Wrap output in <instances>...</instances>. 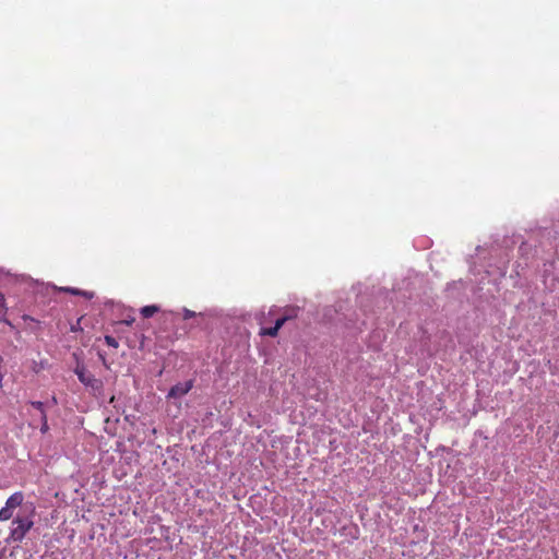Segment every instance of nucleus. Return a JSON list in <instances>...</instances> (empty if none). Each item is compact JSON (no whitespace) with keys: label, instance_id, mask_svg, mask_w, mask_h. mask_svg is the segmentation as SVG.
Here are the masks:
<instances>
[{"label":"nucleus","instance_id":"obj_9","mask_svg":"<svg viewBox=\"0 0 559 559\" xmlns=\"http://www.w3.org/2000/svg\"><path fill=\"white\" fill-rule=\"evenodd\" d=\"M182 319L183 320H190V319H195L197 323L198 324H202L204 322V319H205V314L202 313V312H194V311H191L187 308L183 309V316H182Z\"/></svg>","mask_w":559,"mask_h":559},{"label":"nucleus","instance_id":"obj_4","mask_svg":"<svg viewBox=\"0 0 559 559\" xmlns=\"http://www.w3.org/2000/svg\"><path fill=\"white\" fill-rule=\"evenodd\" d=\"M33 525H34V522L29 516L17 515L12 521V526H11V531H10V539L12 542H22L24 539L25 535L28 533V531L33 527Z\"/></svg>","mask_w":559,"mask_h":559},{"label":"nucleus","instance_id":"obj_3","mask_svg":"<svg viewBox=\"0 0 559 559\" xmlns=\"http://www.w3.org/2000/svg\"><path fill=\"white\" fill-rule=\"evenodd\" d=\"M278 319H276L275 325L272 329L263 330L264 333L269 334L270 337H276L280 329L288 321H292L298 317L300 311L299 307L287 306L280 308Z\"/></svg>","mask_w":559,"mask_h":559},{"label":"nucleus","instance_id":"obj_12","mask_svg":"<svg viewBox=\"0 0 559 559\" xmlns=\"http://www.w3.org/2000/svg\"><path fill=\"white\" fill-rule=\"evenodd\" d=\"M105 343H106L107 346L114 347V348H117L120 345V343L123 345V341H121L119 338L118 334H117V336L106 335L105 336Z\"/></svg>","mask_w":559,"mask_h":559},{"label":"nucleus","instance_id":"obj_2","mask_svg":"<svg viewBox=\"0 0 559 559\" xmlns=\"http://www.w3.org/2000/svg\"><path fill=\"white\" fill-rule=\"evenodd\" d=\"M280 311V307L273 306L269 308L267 311L261 310L254 314V320L260 326L259 335L261 337L270 336L269 334L264 333L263 330L272 329V326L275 325L276 319H278Z\"/></svg>","mask_w":559,"mask_h":559},{"label":"nucleus","instance_id":"obj_11","mask_svg":"<svg viewBox=\"0 0 559 559\" xmlns=\"http://www.w3.org/2000/svg\"><path fill=\"white\" fill-rule=\"evenodd\" d=\"M62 290L67 292V293H70L72 295L83 296L86 299H92L94 297V293L93 292L81 290V289L73 288V287H66V288H62Z\"/></svg>","mask_w":559,"mask_h":559},{"label":"nucleus","instance_id":"obj_5","mask_svg":"<svg viewBox=\"0 0 559 559\" xmlns=\"http://www.w3.org/2000/svg\"><path fill=\"white\" fill-rule=\"evenodd\" d=\"M29 405L36 411V414H31L32 420L29 426L35 427L36 421L38 420L41 424L40 432L46 433L49 430V426L47 421V415L44 409V404L41 402H29Z\"/></svg>","mask_w":559,"mask_h":559},{"label":"nucleus","instance_id":"obj_1","mask_svg":"<svg viewBox=\"0 0 559 559\" xmlns=\"http://www.w3.org/2000/svg\"><path fill=\"white\" fill-rule=\"evenodd\" d=\"M134 321V317L128 316L123 320L114 322L112 328L114 332L119 335L121 341H123L124 346L130 349H135L139 346L141 349L144 347V340L143 335L139 336L136 333L132 332V324Z\"/></svg>","mask_w":559,"mask_h":559},{"label":"nucleus","instance_id":"obj_7","mask_svg":"<svg viewBox=\"0 0 559 559\" xmlns=\"http://www.w3.org/2000/svg\"><path fill=\"white\" fill-rule=\"evenodd\" d=\"M193 388V380H188L186 382H179L170 388L167 399H180L186 395Z\"/></svg>","mask_w":559,"mask_h":559},{"label":"nucleus","instance_id":"obj_6","mask_svg":"<svg viewBox=\"0 0 559 559\" xmlns=\"http://www.w3.org/2000/svg\"><path fill=\"white\" fill-rule=\"evenodd\" d=\"M75 373L79 380L87 388L93 391H97L102 388V381L96 379L91 372H88L83 366L79 365L75 368Z\"/></svg>","mask_w":559,"mask_h":559},{"label":"nucleus","instance_id":"obj_10","mask_svg":"<svg viewBox=\"0 0 559 559\" xmlns=\"http://www.w3.org/2000/svg\"><path fill=\"white\" fill-rule=\"evenodd\" d=\"M160 311L159 307L156 305L144 306L140 309V313L144 319L152 318L154 314Z\"/></svg>","mask_w":559,"mask_h":559},{"label":"nucleus","instance_id":"obj_13","mask_svg":"<svg viewBox=\"0 0 559 559\" xmlns=\"http://www.w3.org/2000/svg\"><path fill=\"white\" fill-rule=\"evenodd\" d=\"M14 511L10 509L8 506H4L0 509V521H9L13 518Z\"/></svg>","mask_w":559,"mask_h":559},{"label":"nucleus","instance_id":"obj_8","mask_svg":"<svg viewBox=\"0 0 559 559\" xmlns=\"http://www.w3.org/2000/svg\"><path fill=\"white\" fill-rule=\"evenodd\" d=\"M24 501V495L22 491H16L12 493L5 501V506H8L13 511L21 507Z\"/></svg>","mask_w":559,"mask_h":559},{"label":"nucleus","instance_id":"obj_14","mask_svg":"<svg viewBox=\"0 0 559 559\" xmlns=\"http://www.w3.org/2000/svg\"><path fill=\"white\" fill-rule=\"evenodd\" d=\"M162 317H163V320L166 322V321H170V322H177L180 317L178 313L174 312V311H164L162 313Z\"/></svg>","mask_w":559,"mask_h":559},{"label":"nucleus","instance_id":"obj_15","mask_svg":"<svg viewBox=\"0 0 559 559\" xmlns=\"http://www.w3.org/2000/svg\"><path fill=\"white\" fill-rule=\"evenodd\" d=\"M7 313V307H5V298L2 293H0V320L5 321L4 316Z\"/></svg>","mask_w":559,"mask_h":559}]
</instances>
